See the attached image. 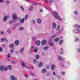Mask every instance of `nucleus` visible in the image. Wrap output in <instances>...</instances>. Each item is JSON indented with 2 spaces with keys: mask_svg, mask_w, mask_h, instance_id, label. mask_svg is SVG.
Returning <instances> with one entry per match:
<instances>
[{
  "mask_svg": "<svg viewBox=\"0 0 80 80\" xmlns=\"http://www.w3.org/2000/svg\"><path fill=\"white\" fill-rule=\"evenodd\" d=\"M54 13L55 14H56L55 15H54V17L56 18V19H59V21H62V19H61V18H60L59 16L57 15H58V13H57V12H55Z\"/></svg>",
  "mask_w": 80,
  "mask_h": 80,
  "instance_id": "f257e3e1",
  "label": "nucleus"
},
{
  "mask_svg": "<svg viewBox=\"0 0 80 80\" xmlns=\"http://www.w3.org/2000/svg\"><path fill=\"white\" fill-rule=\"evenodd\" d=\"M17 15L16 14L14 13L12 14V20H14V22L17 21Z\"/></svg>",
  "mask_w": 80,
  "mask_h": 80,
  "instance_id": "f03ea898",
  "label": "nucleus"
},
{
  "mask_svg": "<svg viewBox=\"0 0 80 80\" xmlns=\"http://www.w3.org/2000/svg\"><path fill=\"white\" fill-rule=\"evenodd\" d=\"M11 80H17V79L16 77H14L13 75H12L10 77Z\"/></svg>",
  "mask_w": 80,
  "mask_h": 80,
  "instance_id": "7ed1b4c3",
  "label": "nucleus"
},
{
  "mask_svg": "<svg viewBox=\"0 0 80 80\" xmlns=\"http://www.w3.org/2000/svg\"><path fill=\"white\" fill-rule=\"evenodd\" d=\"M35 43L37 45H40V42L38 40L37 41H36L35 42Z\"/></svg>",
  "mask_w": 80,
  "mask_h": 80,
  "instance_id": "20e7f679",
  "label": "nucleus"
},
{
  "mask_svg": "<svg viewBox=\"0 0 80 80\" xmlns=\"http://www.w3.org/2000/svg\"><path fill=\"white\" fill-rule=\"evenodd\" d=\"M47 42V41L45 40H43L42 41V45H45L46 42Z\"/></svg>",
  "mask_w": 80,
  "mask_h": 80,
  "instance_id": "39448f33",
  "label": "nucleus"
},
{
  "mask_svg": "<svg viewBox=\"0 0 80 80\" xmlns=\"http://www.w3.org/2000/svg\"><path fill=\"white\" fill-rule=\"evenodd\" d=\"M14 43L16 45H18L19 44V41L18 40H16L15 41Z\"/></svg>",
  "mask_w": 80,
  "mask_h": 80,
  "instance_id": "423d86ee",
  "label": "nucleus"
},
{
  "mask_svg": "<svg viewBox=\"0 0 80 80\" xmlns=\"http://www.w3.org/2000/svg\"><path fill=\"white\" fill-rule=\"evenodd\" d=\"M74 32H80V29H78L77 30H75L74 31Z\"/></svg>",
  "mask_w": 80,
  "mask_h": 80,
  "instance_id": "0eeeda50",
  "label": "nucleus"
},
{
  "mask_svg": "<svg viewBox=\"0 0 80 80\" xmlns=\"http://www.w3.org/2000/svg\"><path fill=\"white\" fill-rule=\"evenodd\" d=\"M10 48H13L14 47V44L13 43L11 44L9 46Z\"/></svg>",
  "mask_w": 80,
  "mask_h": 80,
  "instance_id": "6e6552de",
  "label": "nucleus"
},
{
  "mask_svg": "<svg viewBox=\"0 0 80 80\" xmlns=\"http://www.w3.org/2000/svg\"><path fill=\"white\" fill-rule=\"evenodd\" d=\"M42 72L44 73H46V72H47V70L45 68H43L42 70Z\"/></svg>",
  "mask_w": 80,
  "mask_h": 80,
  "instance_id": "1a4fd4ad",
  "label": "nucleus"
},
{
  "mask_svg": "<svg viewBox=\"0 0 80 80\" xmlns=\"http://www.w3.org/2000/svg\"><path fill=\"white\" fill-rule=\"evenodd\" d=\"M58 59L59 60H61V61H63V58L59 56H58Z\"/></svg>",
  "mask_w": 80,
  "mask_h": 80,
  "instance_id": "9d476101",
  "label": "nucleus"
},
{
  "mask_svg": "<svg viewBox=\"0 0 80 80\" xmlns=\"http://www.w3.org/2000/svg\"><path fill=\"white\" fill-rule=\"evenodd\" d=\"M7 16H5L4 18L3 21L4 22H6L7 21Z\"/></svg>",
  "mask_w": 80,
  "mask_h": 80,
  "instance_id": "9b49d317",
  "label": "nucleus"
},
{
  "mask_svg": "<svg viewBox=\"0 0 80 80\" xmlns=\"http://www.w3.org/2000/svg\"><path fill=\"white\" fill-rule=\"evenodd\" d=\"M38 50V48L36 47L35 48L34 50V52H37V51Z\"/></svg>",
  "mask_w": 80,
  "mask_h": 80,
  "instance_id": "f8f14e48",
  "label": "nucleus"
},
{
  "mask_svg": "<svg viewBox=\"0 0 80 80\" xmlns=\"http://www.w3.org/2000/svg\"><path fill=\"white\" fill-rule=\"evenodd\" d=\"M52 27L53 28H56V25L55 24V23H53L52 24Z\"/></svg>",
  "mask_w": 80,
  "mask_h": 80,
  "instance_id": "ddd939ff",
  "label": "nucleus"
},
{
  "mask_svg": "<svg viewBox=\"0 0 80 80\" xmlns=\"http://www.w3.org/2000/svg\"><path fill=\"white\" fill-rule=\"evenodd\" d=\"M3 68H3V66H0V70H1V71H3Z\"/></svg>",
  "mask_w": 80,
  "mask_h": 80,
  "instance_id": "4468645a",
  "label": "nucleus"
},
{
  "mask_svg": "<svg viewBox=\"0 0 80 80\" xmlns=\"http://www.w3.org/2000/svg\"><path fill=\"white\" fill-rule=\"evenodd\" d=\"M37 21L38 23H41V20L40 19H38L37 20Z\"/></svg>",
  "mask_w": 80,
  "mask_h": 80,
  "instance_id": "2eb2a0df",
  "label": "nucleus"
},
{
  "mask_svg": "<svg viewBox=\"0 0 80 80\" xmlns=\"http://www.w3.org/2000/svg\"><path fill=\"white\" fill-rule=\"evenodd\" d=\"M20 22L21 23H23V22H24V18L21 19L20 20Z\"/></svg>",
  "mask_w": 80,
  "mask_h": 80,
  "instance_id": "dca6fc26",
  "label": "nucleus"
},
{
  "mask_svg": "<svg viewBox=\"0 0 80 80\" xmlns=\"http://www.w3.org/2000/svg\"><path fill=\"white\" fill-rule=\"evenodd\" d=\"M54 68H55V65L53 64L51 67V68L52 70H54Z\"/></svg>",
  "mask_w": 80,
  "mask_h": 80,
  "instance_id": "f3484780",
  "label": "nucleus"
},
{
  "mask_svg": "<svg viewBox=\"0 0 80 80\" xmlns=\"http://www.w3.org/2000/svg\"><path fill=\"white\" fill-rule=\"evenodd\" d=\"M59 40V38H56L54 39V42H57Z\"/></svg>",
  "mask_w": 80,
  "mask_h": 80,
  "instance_id": "a211bd4d",
  "label": "nucleus"
},
{
  "mask_svg": "<svg viewBox=\"0 0 80 80\" xmlns=\"http://www.w3.org/2000/svg\"><path fill=\"white\" fill-rule=\"evenodd\" d=\"M24 50V48H22L20 51V53H22V52H23Z\"/></svg>",
  "mask_w": 80,
  "mask_h": 80,
  "instance_id": "6ab92c4d",
  "label": "nucleus"
},
{
  "mask_svg": "<svg viewBox=\"0 0 80 80\" xmlns=\"http://www.w3.org/2000/svg\"><path fill=\"white\" fill-rule=\"evenodd\" d=\"M48 48H49V47H44L43 48V49L44 50H47V49H48Z\"/></svg>",
  "mask_w": 80,
  "mask_h": 80,
  "instance_id": "aec40b11",
  "label": "nucleus"
},
{
  "mask_svg": "<svg viewBox=\"0 0 80 80\" xmlns=\"http://www.w3.org/2000/svg\"><path fill=\"white\" fill-rule=\"evenodd\" d=\"M8 69L9 70H11V69H12V66L11 65H9L8 67Z\"/></svg>",
  "mask_w": 80,
  "mask_h": 80,
  "instance_id": "412c9836",
  "label": "nucleus"
},
{
  "mask_svg": "<svg viewBox=\"0 0 80 80\" xmlns=\"http://www.w3.org/2000/svg\"><path fill=\"white\" fill-rule=\"evenodd\" d=\"M28 15H27L25 16V18L26 20H27V19L28 18Z\"/></svg>",
  "mask_w": 80,
  "mask_h": 80,
  "instance_id": "4be33fe9",
  "label": "nucleus"
},
{
  "mask_svg": "<svg viewBox=\"0 0 80 80\" xmlns=\"http://www.w3.org/2000/svg\"><path fill=\"white\" fill-rule=\"evenodd\" d=\"M23 27H20L19 28V30H23Z\"/></svg>",
  "mask_w": 80,
  "mask_h": 80,
  "instance_id": "5701e85b",
  "label": "nucleus"
},
{
  "mask_svg": "<svg viewBox=\"0 0 80 80\" xmlns=\"http://www.w3.org/2000/svg\"><path fill=\"white\" fill-rule=\"evenodd\" d=\"M35 57L36 59H38V58H39V55H36Z\"/></svg>",
  "mask_w": 80,
  "mask_h": 80,
  "instance_id": "b1692460",
  "label": "nucleus"
},
{
  "mask_svg": "<svg viewBox=\"0 0 80 80\" xmlns=\"http://www.w3.org/2000/svg\"><path fill=\"white\" fill-rule=\"evenodd\" d=\"M8 70V67H5L4 68V71H7Z\"/></svg>",
  "mask_w": 80,
  "mask_h": 80,
  "instance_id": "393cba45",
  "label": "nucleus"
},
{
  "mask_svg": "<svg viewBox=\"0 0 80 80\" xmlns=\"http://www.w3.org/2000/svg\"><path fill=\"white\" fill-rule=\"evenodd\" d=\"M42 63L40 62L39 64L38 65L40 67H42Z\"/></svg>",
  "mask_w": 80,
  "mask_h": 80,
  "instance_id": "a878e982",
  "label": "nucleus"
},
{
  "mask_svg": "<svg viewBox=\"0 0 80 80\" xmlns=\"http://www.w3.org/2000/svg\"><path fill=\"white\" fill-rule=\"evenodd\" d=\"M21 65H22V67H25V63H24L23 62H22Z\"/></svg>",
  "mask_w": 80,
  "mask_h": 80,
  "instance_id": "bb28decb",
  "label": "nucleus"
},
{
  "mask_svg": "<svg viewBox=\"0 0 80 80\" xmlns=\"http://www.w3.org/2000/svg\"><path fill=\"white\" fill-rule=\"evenodd\" d=\"M14 22L13 21H9V23L10 24H12V23H13Z\"/></svg>",
  "mask_w": 80,
  "mask_h": 80,
  "instance_id": "cd10ccee",
  "label": "nucleus"
},
{
  "mask_svg": "<svg viewBox=\"0 0 80 80\" xmlns=\"http://www.w3.org/2000/svg\"><path fill=\"white\" fill-rule=\"evenodd\" d=\"M63 40H61L60 41H59V44H62V43H63Z\"/></svg>",
  "mask_w": 80,
  "mask_h": 80,
  "instance_id": "c85d7f7f",
  "label": "nucleus"
},
{
  "mask_svg": "<svg viewBox=\"0 0 80 80\" xmlns=\"http://www.w3.org/2000/svg\"><path fill=\"white\" fill-rule=\"evenodd\" d=\"M50 45H53V43L52 42H50L49 43Z\"/></svg>",
  "mask_w": 80,
  "mask_h": 80,
  "instance_id": "c756f323",
  "label": "nucleus"
},
{
  "mask_svg": "<svg viewBox=\"0 0 80 80\" xmlns=\"http://www.w3.org/2000/svg\"><path fill=\"white\" fill-rule=\"evenodd\" d=\"M5 41V39L3 38H1V42H3Z\"/></svg>",
  "mask_w": 80,
  "mask_h": 80,
  "instance_id": "7c9ffc66",
  "label": "nucleus"
},
{
  "mask_svg": "<svg viewBox=\"0 0 80 80\" xmlns=\"http://www.w3.org/2000/svg\"><path fill=\"white\" fill-rule=\"evenodd\" d=\"M61 73L62 75H65V72H61Z\"/></svg>",
  "mask_w": 80,
  "mask_h": 80,
  "instance_id": "2f4dec72",
  "label": "nucleus"
},
{
  "mask_svg": "<svg viewBox=\"0 0 80 80\" xmlns=\"http://www.w3.org/2000/svg\"><path fill=\"white\" fill-rule=\"evenodd\" d=\"M7 57H8V58H10V55L9 53H8V54Z\"/></svg>",
  "mask_w": 80,
  "mask_h": 80,
  "instance_id": "473e14b6",
  "label": "nucleus"
},
{
  "mask_svg": "<svg viewBox=\"0 0 80 80\" xmlns=\"http://www.w3.org/2000/svg\"><path fill=\"white\" fill-rule=\"evenodd\" d=\"M14 51V50H13V49H12L11 50L10 52H11V53H13Z\"/></svg>",
  "mask_w": 80,
  "mask_h": 80,
  "instance_id": "72a5a7b5",
  "label": "nucleus"
},
{
  "mask_svg": "<svg viewBox=\"0 0 80 80\" xmlns=\"http://www.w3.org/2000/svg\"><path fill=\"white\" fill-rule=\"evenodd\" d=\"M74 13L76 15H77L78 14V13L77 12V11H75Z\"/></svg>",
  "mask_w": 80,
  "mask_h": 80,
  "instance_id": "f704fd0d",
  "label": "nucleus"
},
{
  "mask_svg": "<svg viewBox=\"0 0 80 80\" xmlns=\"http://www.w3.org/2000/svg\"><path fill=\"white\" fill-rule=\"evenodd\" d=\"M33 9L32 7H31L29 9V10H32Z\"/></svg>",
  "mask_w": 80,
  "mask_h": 80,
  "instance_id": "c9c22d12",
  "label": "nucleus"
},
{
  "mask_svg": "<svg viewBox=\"0 0 80 80\" xmlns=\"http://www.w3.org/2000/svg\"><path fill=\"white\" fill-rule=\"evenodd\" d=\"M76 27H80V26H79V25H78L77 24H76L75 25Z\"/></svg>",
  "mask_w": 80,
  "mask_h": 80,
  "instance_id": "e433bc0d",
  "label": "nucleus"
},
{
  "mask_svg": "<svg viewBox=\"0 0 80 80\" xmlns=\"http://www.w3.org/2000/svg\"><path fill=\"white\" fill-rule=\"evenodd\" d=\"M56 37V35H53L52 38H53V37ZM52 38L51 39V40H52Z\"/></svg>",
  "mask_w": 80,
  "mask_h": 80,
  "instance_id": "4c0bfd02",
  "label": "nucleus"
},
{
  "mask_svg": "<svg viewBox=\"0 0 80 80\" xmlns=\"http://www.w3.org/2000/svg\"><path fill=\"white\" fill-rule=\"evenodd\" d=\"M78 40V38H76V39H75V41L76 42H77Z\"/></svg>",
  "mask_w": 80,
  "mask_h": 80,
  "instance_id": "58836bf2",
  "label": "nucleus"
},
{
  "mask_svg": "<svg viewBox=\"0 0 80 80\" xmlns=\"http://www.w3.org/2000/svg\"><path fill=\"white\" fill-rule=\"evenodd\" d=\"M46 68H47V69H49V66L47 65V66H46Z\"/></svg>",
  "mask_w": 80,
  "mask_h": 80,
  "instance_id": "ea45409f",
  "label": "nucleus"
},
{
  "mask_svg": "<svg viewBox=\"0 0 80 80\" xmlns=\"http://www.w3.org/2000/svg\"><path fill=\"white\" fill-rule=\"evenodd\" d=\"M33 60L34 62V63H37V61H36L35 59H33Z\"/></svg>",
  "mask_w": 80,
  "mask_h": 80,
  "instance_id": "a19ab883",
  "label": "nucleus"
},
{
  "mask_svg": "<svg viewBox=\"0 0 80 80\" xmlns=\"http://www.w3.org/2000/svg\"><path fill=\"white\" fill-rule=\"evenodd\" d=\"M53 1L52 0H51L50 1V2L51 3H53Z\"/></svg>",
  "mask_w": 80,
  "mask_h": 80,
  "instance_id": "79ce46f5",
  "label": "nucleus"
},
{
  "mask_svg": "<svg viewBox=\"0 0 80 80\" xmlns=\"http://www.w3.org/2000/svg\"><path fill=\"white\" fill-rule=\"evenodd\" d=\"M0 52H2V48H0Z\"/></svg>",
  "mask_w": 80,
  "mask_h": 80,
  "instance_id": "37998d69",
  "label": "nucleus"
},
{
  "mask_svg": "<svg viewBox=\"0 0 80 80\" xmlns=\"http://www.w3.org/2000/svg\"><path fill=\"white\" fill-rule=\"evenodd\" d=\"M9 1H7V4L8 5V4H9Z\"/></svg>",
  "mask_w": 80,
  "mask_h": 80,
  "instance_id": "c03bdc74",
  "label": "nucleus"
},
{
  "mask_svg": "<svg viewBox=\"0 0 80 80\" xmlns=\"http://www.w3.org/2000/svg\"><path fill=\"white\" fill-rule=\"evenodd\" d=\"M33 23L34 24H35V20H33V21H32Z\"/></svg>",
  "mask_w": 80,
  "mask_h": 80,
  "instance_id": "a18cd8bd",
  "label": "nucleus"
},
{
  "mask_svg": "<svg viewBox=\"0 0 80 80\" xmlns=\"http://www.w3.org/2000/svg\"><path fill=\"white\" fill-rule=\"evenodd\" d=\"M21 9L22 10H24V9H23V7H22V6H21Z\"/></svg>",
  "mask_w": 80,
  "mask_h": 80,
  "instance_id": "49530a36",
  "label": "nucleus"
},
{
  "mask_svg": "<svg viewBox=\"0 0 80 80\" xmlns=\"http://www.w3.org/2000/svg\"><path fill=\"white\" fill-rule=\"evenodd\" d=\"M3 47H6V45H5V44H3Z\"/></svg>",
  "mask_w": 80,
  "mask_h": 80,
  "instance_id": "de8ad7c7",
  "label": "nucleus"
},
{
  "mask_svg": "<svg viewBox=\"0 0 80 80\" xmlns=\"http://www.w3.org/2000/svg\"><path fill=\"white\" fill-rule=\"evenodd\" d=\"M10 30L9 29H8V33H10Z\"/></svg>",
  "mask_w": 80,
  "mask_h": 80,
  "instance_id": "09e8293b",
  "label": "nucleus"
},
{
  "mask_svg": "<svg viewBox=\"0 0 80 80\" xmlns=\"http://www.w3.org/2000/svg\"><path fill=\"white\" fill-rule=\"evenodd\" d=\"M33 4L34 5H37V3H36L35 2H34Z\"/></svg>",
  "mask_w": 80,
  "mask_h": 80,
  "instance_id": "8fccbe9b",
  "label": "nucleus"
},
{
  "mask_svg": "<svg viewBox=\"0 0 80 80\" xmlns=\"http://www.w3.org/2000/svg\"><path fill=\"white\" fill-rule=\"evenodd\" d=\"M53 75H54V76L55 75V72H53Z\"/></svg>",
  "mask_w": 80,
  "mask_h": 80,
  "instance_id": "3c124183",
  "label": "nucleus"
},
{
  "mask_svg": "<svg viewBox=\"0 0 80 80\" xmlns=\"http://www.w3.org/2000/svg\"><path fill=\"white\" fill-rule=\"evenodd\" d=\"M60 28V26H58L57 28V30H58Z\"/></svg>",
  "mask_w": 80,
  "mask_h": 80,
  "instance_id": "603ef678",
  "label": "nucleus"
},
{
  "mask_svg": "<svg viewBox=\"0 0 80 80\" xmlns=\"http://www.w3.org/2000/svg\"><path fill=\"white\" fill-rule=\"evenodd\" d=\"M60 53H61V54H63V53L62 52H60Z\"/></svg>",
  "mask_w": 80,
  "mask_h": 80,
  "instance_id": "864d4df0",
  "label": "nucleus"
},
{
  "mask_svg": "<svg viewBox=\"0 0 80 80\" xmlns=\"http://www.w3.org/2000/svg\"><path fill=\"white\" fill-rule=\"evenodd\" d=\"M62 38H63V37H62V36H61V37H60L59 38H60V39H62Z\"/></svg>",
  "mask_w": 80,
  "mask_h": 80,
  "instance_id": "5fc2aeb1",
  "label": "nucleus"
},
{
  "mask_svg": "<svg viewBox=\"0 0 80 80\" xmlns=\"http://www.w3.org/2000/svg\"><path fill=\"white\" fill-rule=\"evenodd\" d=\"M40 12H43V11L42 9H41L40 10Z\"/></svg>",
  "mask_w": 80,
  "mask_h": 80,
  "instance_id": "6e6d98bb",
  "label": "nucleus"
},
{
  "mask_svg": "<svg viewBox=\"0 0 80 80\" xmlns=\"http://www.w3.org/2000/svg\"><path fill=\"white\" fill-rule=\"evenodd\" d=\"M35 37H33L32 38V40H35Z\"/></svg>",
  "mask_w": 80,
  "mask_h": 80,
  "instance_id": "4d7b16f0",
  "label": "nucleus"
},
{
  "mask_svg": "<svg viewBox=\"0 0 80 80\" xmlns=\"http://www.w3.org/2000/svg\"><path fill=\"white\" fill-rule=\"evenodd\" d=\"M1 34H3V32H1Z\"/></svg>",
  "mask_w": 80,
  "mask_h": 80,
  "instance_id": "13d9d810",
  "label": "nucleus"
},
{
  "mask_svg": "<svg viewBox=\"0 0 80 80\" xmlns=\"http://www.w3.org/2000/svg\"><path fill=\"white\" fill-rule=\"evenodd\" d=\"M30 51L31 52H32V49H30Z\"/></svg>",
  "mask_w": 80,
  "mask_h": 80,
  "instance_id": "bf43d9fd",
  "label": "nucleus"
},
{
  "mask_svg": "<svg viewBox=\"0 0 80 80\" xmlns=\"http://www.w3.org/2000/svg\"><path fill=\"white\" fill-rule=\"evenodd\" d=\"M3 0H0V2H3Z\"/></svg>",
  "mask_w": 80,
  "mask_h": 80,
  "instance_id": "052dcab7",
  "label": "nucleus"
},
{
  "mask_svg": "<svg viewBox=\"0 0 80 80\" xmlns=\"http://www.w3.org/2000/svg\"><path fill=\"white\" fill-rule=\"evenodd\" d=\"M18 51H16V53H18Z\"/></svg>",
  "mask_w": 80,
  "mask_h": 80,
  "instance_id": "680f3d73",
  "label": "nucleus"
},
{
  "mask_svg": "<svg viewBox=\"0 0 80 80\" xmlns=\"http://www.w3.org/2000/svg\"><path fill=\"white\" fill-rule=\"evenodd\" d=\"M78 52H80V49L78 50Z\"/></svg>",
  "mask_w": 80,
  "mask_h": 80,
  "instance_id": "e2e57ef3",
  "label": "nucleus"
},
{
  "mask_svg": "<svg viewBox=\"0 0 80 80\" xmlns=\"http://www.w3.org/2000/svg\"><path fill=\"white\" fill-rule=\"evenodd\" d=\"M31 48H33V46H32V47H31Z\"/></svg>",
  "mask_w": 80,
  "mask_h": 80,
  "instance_id": "0e129e2a",
  "label": "nucleus"
},
{
  "mask_svg": "<svg viewBox=\"0 0 80 80\" xmlns=\"http://www.w3.org/2000/svg\"><path fill=\"white\" fill-rule=\"evenodd\" d=\"M62 30H63V29H61L60 32H62Z\"/></svg>",
  "mask_w": 80,
  "mask_h": 80,
  "instance_id": "69168bd1",
  "label": "nucleus"
},
{
  "mask_svg": "<svg viewBox=\"0 0 80 80\" xmlns=\"http://www.w3.org/2000/svg\"><path fill=\"white\" fill-rule=\"evenodd\" d=\"M25 77H27V75H25Z\"/></svg>",
  "mask_w": 80,
  "mask_h": 80,
  "instance_id": "338daca9",
  "label": "nucleus"
},
{
  "mask_svg": "<svg viewBox=\"0 0 80 80\" xmlns=\"http://www.w3.org/2000/svg\"><path fill=\"white\" fill-rule=\"evenodd\" d=\"M6 42H8V40H7V39L5 40Z\"/></svg>",
  "mask_w": 80,
  "mask_h": 80,
  "instance_id": "774afa93",
  "label": "nucleus"
}]
</instances>
